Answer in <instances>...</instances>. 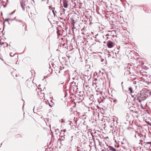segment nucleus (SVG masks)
<instances>
[{
  "instance_id": "nucleus-1",
  "label": "nucleus",
  "mask_w": 151,
  "mask_h": 151,
  "mask_svg": "<svg viewBox=\"0 0 151 151\" xmlns=\"http://www.w3.org/2000/svg\"><path fill=\"white\" fill-rule=\"evenodd\" d=\"M145 93L141 92L139 94L137 95L134 98V100L135 101L141 103L142 101H144L146 99V97L144 95Z\"/></svg>"
},
{
  "instance_id": "nucleus-2",
  "label": "nucleus",
  "mask_w": 151,
  "mask_h": 151,
  "mask_svg": "<svg viewBox=\"0 0 151 151\" xmlns=\"http://www.w3.org/2000/svg\"><path fill=\"white\" fill-rule=\"evenodd\" d=\"M28 2L27 0H22L21 1V5L24 11L28 12L30 9L29 6H27Z\"/></svg>"
},
{
  "instance_id": "nucleus-3",
  "label": "nucleus",
  "mask_w": 151,
  "mask_h": 151,
  "mask_svg": "<svg viewBox=\"0 0 151 151\" xmlns=\"http://www.w3.org/2000/svg\"><path fill=\"white\" fill-rule=\"evenodd\" d=\"M20 33L22 35H24L27 30V27L26 25L22 23L19 27Z\"/></svg>"
},
{
  "instance_id": "nucleus-4",
  "label": "nucleus",
  "mask_w": 151,
  "mask_h": 151,
  "mask_svg": "<svg viewBox=\"0 0 151 151\" xmlns=\"http://www.w3.org/2000/svg\"><path fill=\"white\" fill-rule=\"evenodd\" d=\"M114 44L113 42L111 41H109L107 42V46L108 48H112L114 46Z\"/></svg>"
},
{
  "instance_id": "nucleus-5",
  "label": "nucleus",
  "mask_w": 151,
  "mask_h": 151,
  "mask_svg": "<svg viewBox=\"0 0 151 151\" xmlns=\"http://www.w3.org/2000/svg\"><path fill=\"white\" fill-rule=\"evenodd\" d=\"M135 137L136 138H141L142 137V135L140 133L138 132H136V134L135 135Z\"/></svg>"
},
{
  "instance_id": "nucleus-6",
  "label": "nucleus",
  "mask_w": 151,
  "mask_h": 151,
  "mask_svg": "<svg viewBox=\"0 0 151 151\" xmlns=\"http://www.w3.org/2000/svg\"><path fill=\"white\" fill-rule=\"evenodd\" d=\"M63 4L64 8H68V1L67 0H63Z\"/></svg>"
},
{
  "instance_id": "nucleus-7",
  "label": "nucleus",
  "mask_w": 151,
  "mask_h": 151,
  "mask_svg": "<svg viewBox=\"0 0 151 151\" xmlns=\"http://www.w3.org/2000/svg\"><path fill=\"white\" fill-rule=\"evenodd\" d=\"M38 94L40 97L42 99H43L44 97L45 94L44 93L42 92V91L39 92H38Z\"/></svg>"
},
{
  "instance_id": "nucleus-8",
  "label": "nucleus",
  "mask_w": 151,
  "mask_h": 151,
  "mask_svg": "<svg viewBox=\"0 0 151 151\" xmlns=\"http://www.w3.org/2000/svg\"><path fill=\"white\" fill-rule=\"evenodd\" d=\"M129 109L130 111L134 113L136 111L135 108L133 106L130 107Z\"/></svg>"
},
{
  "instance_id": "nucleus-9",
  "label": "nucleus",
  "mask_w": 151,
  "mask_h": 151,
  "mask_svg": "<svg viewBox=\"0 0 151 151\" xmlns=\"http://www.w3.org/2000/svg\"><path fill=\"white\" fill-rule=\"evenodd\" d=\"M26 83L27 84V86L29 88L31 86V85L32 84V82H30L29 81H27L26 82Z\"/></svg>"
},
{
  "instance_id": "nucleus-10",
  "label": "nucleus",
  "mask_w": 151,
  "mask_h": 151,
  "mask_svg": "<svg viewBox=\"0 0 151 151\" xmlns=\"http://www.w3.org/2000/svg\"><path fill=\"white\" fill-rule=\"evenodd\" d=\"M108 148H109V150H108L107 151H117L115 148L109 146L108 147Z\"/></svg>"
},
{
  "instance_id": "nucleus-11",
  "label": "nucleus",
  "mask_w": 151,
  "mask_h": 151,
  "mask_svg": "<svg viewBox=\"0 0 151 151\" xmlns=\"http://www.w3.org/2000/svg\"><path fill=\"white\" fill-rule=\"evenodd\" d=\"M129 90L130 92V93L132 94L133 93V90L132 87H129Z\"/></svg>"
},
{
  "instance_id": "nucleus-12",
  "label": "nucleus",
  "mask_w": 151,
  "mask_h": 151,
  "mask_svg": "<svg viewBox=\"0 0 151 151\" xmlns=\"http://www.w3.org/2000/svg\"><path fill=\"white\" fill-rule=\"evenodd\" d=\"M52 12L54 14V16H55V12H54V10H52Z\"/></svg>"
},
{
  "instance_id": "nucleus-13",
  "label": "nucleus",
  "mask_w": 151,
  "mask_h": 151,
  "mask_svg": "<svg viewBox=\"0 0 151 151\" xmlns=\"http://www.w3.org/2000/svg\"><path fill=\"white\" fill-rule=\"evenodd\" d=\"M147 144H151V142H149L147 143Z\"/></svg>"
},
{
  "instance_id": "nucleus-14",
  "label": "nucleus",
  "mask_w": 151,
  "mask_h": 151,
  "mask_svg": "<svg viewBox=\"0 0 151 151\" xmlns=\"http://www.w3.org/2000/svg\"><path fill=\"white\" fill-rule=\"evenodd\" d=\"M9 19H6L4 21H5V22H6V21H8V20H9Z\"/></svg>"
},
{
  "instance_id": "nucleus-15",
  "label": "nucleus",
  "mask_w": 151,
  "mask_h": 151,
  "mask_svg": "<svg viewBox=\"0 0 151 151\" xmlns=\"http://www.w3.org/2000/svg\"><path fill=\"white\" fill-rule=\"evenodd\" d=\"M147 124H148L150 125H151V124H150V123L148 122H147Z\"/></svg>"
},
{
  "instance_id": "nucleus-16",
  "label": "nucleus",
  "mask_w": 151,
  "mask_h": 151,
  "mask_svg": "<svg viewBox=\"0 0 151 151\" xmlns=\"http://www.w3.org/2000/svg\"><path fill=\"white\" fill-rule=\"evenodd\" d=\"M13 12H12V13H11L10 14V15H12V14H13Z\"/></svg>"
},
{
  "instance_id": "nucleus-17",
  "label": "nucleus",
  "mask_w": 151,
  "mask_h": 151,
  "mask_svg": "<svg viewBox=\"0 0 151 151\" xmlns=\"http://www.w3.org/2000/svg\"><path fill=\"white\" fill-rule=\"evenodd\" d=\"M63 10H64V11H65V9H63Z\"/></svg>"
},
{
  "instance_id": "nucleus-18",
  "label": "nucleus",
  "mask_w": 151,
  "mask_h": 151,
  "mask_svg": "<svg viewBox=\"0 0 151 151\" xmlns=\"http://www.w3.org/2000/svg\"><path fill=\"white\" fill-rule=\"evenodd\" d=\"M74 23H73V26H74Z\"/></svg>"
},
{
  "instance_id": "nucleus-19",
  "label": "nucleus",
  "mask_w": 151,
  "mask_h": 151,
  "mask_svg": "<svg viewBox=\"0 0 151 151\" xmlns=\"http://www.w3.org/2000/svg\"><path fill=\"white\" fill-rule=\"evenodd\" d=\"M70 125H71V123H70Z\"/></svg>"
}]
</instances>
